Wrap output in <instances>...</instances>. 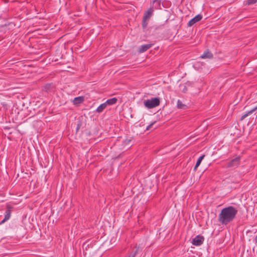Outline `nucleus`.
Instances as JSON below:
<instances>
[{"mask_svg":"<svg viewBox=\"0 0 257 257\" xmlns=\"http://www.w3.org/2000/svg\"><path fill=\"white\" fill-rule=\"evenodd\" d=\"M205 157V155H203L202 156H201L198 159V160L197 161V162L196 163V165L194 168V170H196L197 169V168L198 167V166L200 165L201 161H202V160L204 159Z\"/></svg>","mask_w":257,"mask_h":257,"instance_id":"obj_15","label":"nucleus"},{"mask_svg":"<svg viewBox=\"0 0 257 257\" xmlns=\"http://www.w3.org/2000/svg\"><path fill=\"white\" fill-rule=\"evenodd\" d=\"M53 85L52 84H47L44 87V89L46 92H48L51 91L52 89L53 88Z\"/></svg>","mask_w":257,"mask_h":257,"instance_id":"obj_17","label":"nucleus"},{"mask_svg":"<svg viewBox=\"0 0 257 257\" xmlns=\"http://www.w3.org/2000/svg\"><path fill=\"white\" fill-rule=\"evenodd\" d=\"M153 9L152 8H150L145 12L143 18L145 19L148 20L153 15Z\"/></svg>","mask_w":257,"mask_h":257,"instance_id":"obj_10","label":"nucleus"},{"mask_svg":"<svg viewBox=\"0 0 257 257\" xmlns=\"http://www.w3.org/2000/svg\"><path fill=\"white\" fill-rule=\"evenodd\" d=\"M131 141H132L131 139H125L123 143L125 145H129V144L131 142Z\"/></svg>","mask_w":257,"mask_h":257,"instance_id":"obj_20","label":"nucleus"},{"mask_svg":"<svg viewBox=\"0 0 257 257\" xmlns=\"http://www.w3.org/2000/svg\"><path fill=\"white\" fill-rule=\"evenodd\" d=\"M144 104L145 106L148 109L153 108L160 105V98L157 97L148 99L144 101Z\"/></svg>","mask_w":257,"mask_h":257,"instance_id":"obj_2","label":"nucleus"},{"mask_svg":"<svg viewBox=\"0 0 257 257\" xmlns=\"http://www.w3.org/2000/svg\"><path fill=\"white\" fill-rule=\"evenodd\" d=\"M107 105L105 102L102 103L100 104L96 109V111L98 113H100L103 111V110L106 108Z\"/></svg>","mask_w":257,"mask_h":257,"instance_id":"obj_14","label":"nucleus"},{"mask_svg":"<svg viewBox=\"0 0 257 257\" xmlns=\"http://www.w3.org/2000/svg\"><path fill=\"white\" fill-rule=\"evenodd\" d=\"M147 19H145L144 18L143 19V21H142V27L143 28H145L147 25H148V23L147 22Z\"/></svg>","mask_w":257,"mask_h":257,"instance_id":"obj_19","label":"nucleus"},{"mask_svg":"<svg viewBox=\"0 0 257 257\" xmlns=\"http://www.w3.org/2000/svg\"><path fill=\"white\" fill-rule=\"evenodd\" d=\"M240 157L239 156L232 159L226 163V168H236L240 164Z\"/></svg>","mask_w":257,"mask_h":257,"instance_id":"obj_3","label":"nucleus"},{"mask_svg":"<svg viewBox=\"0 0 257 257\" xmlns=\"http://www.w3.org/2000/svg\"><path fill=\"white\" fill-rule=\"evenodd\" d=\"M254 241L255 243L257 244V235L255 236L254 238Z\"/></svg>","mask_w":257,"mask_h":257,"instance_id":"obj_23","label":"nucleus"},{"mask_svg":"<svg viewBox=\"0 0 257 257\" xmlns=\"http://www.w3.org/2000/svg\"><path fill=\"white\" fill-rule=\"evenodd\" d=\"M153 44H147L142 45L138 51L140 53H143L147 51L150 48L152 47Z\"/></svg>","mask_w":257,"mask_h":257,"instance_id":"obj_7","label":"nucleus"},{"mask_svg":"<svg viewBox=\"0 0 257 257\" xmlns=\"http://www.w3.org/2000/svg\"><path fill=\"white\" fill-rule=\"evenodd\" d=\"M237 213V210L229 206L223 208L218 215V220L223 225H226L232 221Z\"/></svg>","mask_w":257,"mask_h":257,"instance_id":"obj_1","label":"nucleus"},{"mask_svg":"<svg viewBox=\"0 0 257 257\" xmlns=\"http://www.w3.org/2000/svg\"><path fill=\"white\" fill-rule=\"evenodd\" d=\"M253 109H254V111L257 109V105L254 107V108H253Z\"/></svg>","mask_w":257,"mask_h":257,"instance_id":"obj_26","label":"nucleus"},{"mask_svg":"<svg viewBox=\"0 0 257 257\" xmlns=\"http://www.w3.org/2000/svg\"><path fill=\"white\" fill-rule=\"evenodd\" d=\"M140 250V246L136 245L132 249L130 255L127 257H135L138 253Z\"/></svg>","mask_w":257,"mask_h":257,"instance_id":"obj_8","label":"nucleus"},{"mask_svg":"<svg viewBox=\"0 0 257 257\" xmlns=\"http://www.w3.org/2000/svg\"><path fill=\"white\" fill-rule=\"evenodd\" d=\"M156 121L152 122L150 124H149L146 128L147 130H149L150 128L152 126V125L155 123Z\"/></svg>","mask_w":257,"mask_h":257,"instance_id":"obj_21","label":"nucleus"},{"mask_svg":"<svg viewBox=\"0 0 257 257\" xmlns=\"http://www.w3.org/2000/svg\"><path fill=\"white\" fill-rule=\"evenodd\" d=\"M117 99L115 97H113L110 99H107L105 102L107 105H112L116 103Z\"/></svg>","mask_w":257,"mask_h":257,"instance_id":"obj_11","label":"nucleus"},{"mask_svg":"<svg viewBox=\"0 0 257 257\" xmlns=\"http://www.w3.org/2000/svg\"><path fill=\"white\" fill-rule=\"evenodd\" d=\"M254 111V109L253 108L251 109L250 110L247 111L244 114H243L241 117L240 118V121H242L245 118H246L247 116H248L249 115L251 114L252 113H253Z\"/></svg>","mask_w":257,"mask_h":257,"instance_id":"obj_16","label":"nucleus"},{"mask_svg":"<svg viewBox=\"0 0 257 257\" xmlns=\"http://www.w3.org/2000/svg\"><path fill=\"white\" fill-rule=\"evenodd\" d=\"M158 1H159V2H160L161 1V0H154V1H153V3H154L157 2H158Z\"/></svg>","mask_w":257,"mask_h":257,"instance_id":"obj_25","label":"nucleus"},{"mask_svg":"<svg viewBox=\"0 0 257 257\" xmlns=\"http://www.w3.org/2000/svg\"><path fill=\"white\" fill-rule=\"evenodd\" d=\"M257 2V0H247L246 1V5H250L254 4Z\"/></svg>","mask_w":257,"mask_h":257,"instance_id":"obj_18","label":"nucleus"},{"mask_svg":"<svg viewBox=\"0 0 257 257\" xmlns=\"http://www.w3.org/2000/svg\"><path fill=\"white\" fill-rule=\"evenodd\" d=\"M83 97L82 96L76 97L73 99V103L74 104H80L83 102Z\"/></svg>","mask_w":257,"mask_h":257,"instance_id":"obj_12","label":"nucleus"},{"mask_svg":"<svg viewBox=\"0 0 257 257\" xmlns=\"http://www.w3.org/2000/svg\"><path fill=\"white\" fill-rule=\"evenodd\" d=\"M6 221H4V219L0 222V224H2L5 222Z\"/></svg>","mask_w":257,"mask_h":257,"instance_id":"obj_24","label":"nucleus"},{"mask_svg":"<svg viewBox=\"0 0 257 257\" xmlns=\"http://www.w3.org/2000/svg\"><path fill=\"white\" fill-rule=\"evenodd\" d=\"M204 240V237L201 235H198L195 238H193L192 243L195 246H199L201 245Z\"/></svg>","mask_w":257,"mask_h":257,"instance_id":"obj_4","label":"nucleus"},{"mask_svg":"<svg viewBox=\"0 0 257 257\" xmlns=\"http://www.w3.org/2000/svg\"><path fill=\"white\" fill-rule=\"evenodd\" d=\"M202 19V16L201 14H198L197 16H196L195 17L191 19L188 23V27H191L193 26L194 24H195L197 22H199Z\"/></svg>","mask_w":257,"mask_h":257,"instance_id":"obj_5","label":"nucleus"},{"mask_svg":"<svg viewBox=\"0 0 257 257\" xmlns=\"http://www.w3.org/2000/svg\"><path fill=\"white\" fill-rule=\"evenodd\" d=\"M81 122H79L78 124H77V127H76V131L77 132L79 129L80 128V126H81Z\"/></svg>","mask_w":257,"mask_h":257,"instance_id":"obj_22","label":"nucleus"},{"mask_svg":"<svg viewBox=\"0 0 257 257\" xmlns=\"http://www.w3.org/2000/svg\"><path fill=\"white\" fill-rule=\"evenodd\" d=\"M213 57V55L208 50H206L202 55L200 56V58L202 59H212Z\"/></svg>","mask_w":257,"mask_h":257,"instance_id":"obj_6","label":"nucleus"},{"mask_svg":"<svg viewBox=\"0 0 257 257\" xmlns=\"http://www.w3.org/2000/svg\"><path fill=\"white\" fill-rule=\"evenodd\" d=\"M177 107L179 109H185L187 108V106L183 104L180 100H178Z\"/></svg>","mask_w":257,"mask_h":257,"instance_id":"obj_13","label":"nucleus"},{"mask_svg":"<svg viewBox=\"0 0 257 257\" xmlns=\"http://www.w3.org/2000/svg\"><path fill=\"white\" fill-rule=\"evenodd\" d=\"M11 208L12 207L10 205H8L7 210L5 214L4 221H7L10 219L11 215Z\"/></svg>","mask_w":257,"mask_h":257,"instance_id":"obj_9","label":"nucleus"}]
</instances>
